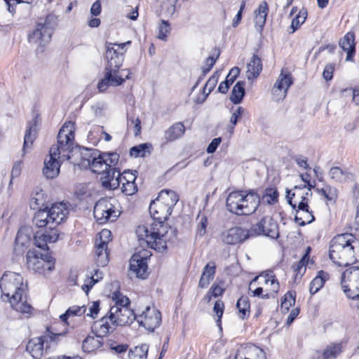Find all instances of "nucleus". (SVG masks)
I'll return each instance as SVG.
<instances>
[{"label": "nucleus", "mask_w": 359, "mask_h": 359, "mask_svg": "<svg viewBox=\"0 0 359 359\" xmlns=\"http://www.w3.org/2000/svg\"><path fill=\"white\" fill-rule=\"evenodd\" d=\"M178 196L173 191L163 190L149 205V212L154 220L149 226H138L136 234L140 242L148 247L162 252L167 248L168 233L170 228L164 224L171 215L178 201Z\"/></svg>", "instance_id": "nucleus-1"}, {"label": "nucleus", "mask_w": 359, "mask_h": 359, "mask_svg": "<svg viewBox=\"0 0 359 359\" xmlns=\"http://www.w3.org/2000/svg\"><path fill=\"white\" fill-rule=\"evenodd\" d=\"M74 123L66 122L57 135V144L50 148L48 159L44 161L43 174L47 179H53L60 173V162L70 159L69 153L75 143Z\"/></svg>", "instance_id": "nucleus-2"}, {"label": "nucleus", "mask_w": 359, "mask_h": 359, "mask_svg": "<svg viewBox=\"0 0 359 359\" xmlns=\"http://www.w3.org/2000/svg\"><path fill=\"white\" fill-rule=\"evenodd\" d=\"M0 288L3 300H6V298L14 310L25 318H29L32 315L34 308L26 299L23 300L26 297L24 296L25 286L20 274L11 271L5 272L0 280Z\"/></svg>", "instance_id": "nucleus-3"}, {"label": "nucleus", "mask_w": 359, "mask_h": 359, "mask_svg": "<svg viewBox=\"0 0 359 359\" xmlns=\"http://www.w3.org/2000/svg\"><path fill=\"white\" fill-rule=\"evenodd\" d=\"M329 256L339 266H347L359 261V240L352 233L334 236L330 243Z\"/></svg>", "instance_id": "nucleus-4"}, {"label": "nucleus", "mask_w": 359, "mask_h": 359, "mask_svg": "<svg viewBox=\"0 0 359 359\" xmlns=\"http://www.w3.org/2000/svg\"><path fill=\"white\" fill-rule=\"evenodd\" d=\"M259 203V196L253 190L232 191L226 200L227 210L238 215L254 213Z\"/></svg>", "instance_id": "nucleus-5"}, {"label": "nucleus", "mask_w": 359, "mask_h": 359, "mask_svg": "<svg viewBox=\"0 0 359 359\" xmlns=\"http://www.w3.org/2000/svg\"><path fill=\"white\" fill-rule=\"evenodd\" d=\"M69 209L64 202L53 203L50 207L46 206L35 212L33 222L39 228L49 226L50 230H57L55 227L67 218Z\"/></svg>", "instance_id": "nucleus-6"}, {"label": "nucleus", "mask_w": 359, "mask_h": 359, "mask_svg": "<svg viewBox=\"0 0 359 359\" xmlns=\"http://www.w3.org/2000/svg\"><path fill=\"white\" fill-rule=\"evenodd\" d=\"M119 157V154L116 152L100 153L99 151H95L83 155L80 165L85 168H89L95 173L102 175L109 168L116 166Z\"/></svg>", "instance_id": "nucleus-7"}, {"label": "nucleus", "mask_w": 359, "mask_h": 359, "mask_svg": "<svg viewBox=\"0 0 359 359\" xmlns=\"http://www.w3.org/2000/svg\"><path fill=\"white\" fill-rule=\"evenodd\" d=\"M57 25V18L54 14H48L43 23H38L36 29L28 36L29 42L36 46L38 50L43 48L51 39L53 31Z\"/></svg>", "instance_id": "nucleus-8"}, {"label": "nucleus", "mask_w": 359, "mask_h": 359, "mask_svg": "<svg viewBox=\"0 0 359 359\" xmlns=\"http://www.w3.org/2000/svg\"><path fill=\"white\" fill-rule=\"evenodd\" d=\"M26 259L29 270L43 276L49 275L55 269V260L48 253L43 255L35 250H29Z\"/></svg>", "instance_id": "nucleus-9"}, {"label": "nucleus", "mask_w": 359, "mask_h": 359, "mask_svg": "<svg viewBox=\"0 0 359 359\" xmlns=\"http://www.w3.org/2000/svg\"><path fill=\"white\" fill-rule=\"evenodd\" d=\"M112 199L103 198L95 205L93 215L99 224L114 222L120 215V211L112 203Z\"/></svg>", "instance_id": "nucleus-10"}, {"label": "nucleus", "mask_w": 359, "mask_h": 359, "mask_svg": "<svg viewBox=\"0 0 359 359\" xmlns=\"http://www.w3.org/2000/svg\"><path fill=\"white\" fill-rule=\"evenodd\" d=\"M111 233L102 229L97 236L95 242V259L98 266H104L109 262L108 243L111 241Z\"/></svg>", "instance_id": "nucleus-11"}, {"label": "nucleus", "mask_w": 359, "mask_h": 359, "mask_svg": "<svg viewBox=\"0 0 359 359\" xmlns=\"http://www.w3.org/2000/svg\"><path fill=\"white\" fill-rule=\"evenodd\" d=\"M342 287L348 298H359V267L352 266L343 273Z\"/></svg>", "instance_id": "nucleus-12"}, {"label": "nucleus", "mask_w": 359, "mask_h": 359, "mask_svg": "<svg viewBox=\"0 0 359 359\" xmlns=\"http://www.w3.org/2000/svg\"><path fill=\"white\" fill-rule=\"evenodd\" d=\"M251 236L263 234L271 238L279 236L278 225L271 217H264L249 230Z\"/></svg>", "instance_id": "nucleus-13"}, {"label": "nucleus", "mask_w": 359, "mask_h": 359, "mask_svg": "<svg viewBox=\"0 0 359 359\" xmlns=\"http://www.w3.org/2000/svg\"><path fill=\"white\" fill-rule=\"evenodd\" d=\"M130 41L122 43H107L106 57L107 65L105 69H119L123 62V53L118 52V49H123L126 45L130 44Z\"/></svg>", "instance_id": "nucleus-14"}, {"label": "nucleus", "mask_w": 359, "mask_h": 359, "mask_svg": "<svg viewBox=\"0 0 359 359\" xmlns=\"http://www.w3.org/2000/svg\"><path fill=\"white\" fill-rule=\"evenodd\" d=\"M136 320L146 330L153 332L161 323V314L156 308L147 306L140 315L137 316Z\"/></svg>", "instance_id": "nucleus-15"}, {"label": "nucleus", "mask_w": 359, "mask_h": 359, "mask_svg": "<svg viewBox=\"0 0 359 359\" xmlns=\"http://www.w3.org/2000/svg\"><path fill=\"white\" fill-rule=\"evenodd\" d=\"M110 320H113L117 326H123L133 323L137 316L129 307H118L111 306L109 311Z\"/></svg>", "instance_id": "nucleus-16"}, {"label": "nucleus", "mask_w": 359, "mask_h": 359, "mask_svg": "<svg viewBox=\"0 0 359 359\" xmlns=\"http://www.w3.org/2000/svg\"><path fill=\"white\" fill-rule=\"evenodd\" d=\"M61 335L62 334H51L50 336L33 338L29 341L26 349L34 358L41 359L48 348L46 346L44 349V344L48 343V339H50V341H55L56 337Z\"/></svg>", "instance_id": "nucleus-17"}, {"label": "nucleus", "mask_w": 359, "mask_h": 359, "mask_svg": "<svg viewBox=\"0 0 359 359\" xmlns=\"http://www.w3.org/2000/svg\"><path fill=\"white\" fill-rule=\"evenodd\" d=\"M292 84V79L291 74L282 70L271 90L274 99L276 101L284 99Z\"/></svg>", "instance_id": "nucleus-18"}, {"label": "nucleus", "mask_w": 359, "mask_h": 359, "mask_svg": "<svg viewBox=\"0 0 359 359\" xmlns=\"http://www.w3.org/2000/svg\"><path fill=\"white\" fill-rule=\"evenodd\" d=\"M250 231L241 227H233L223 231L221 240L226 245H236L250 237Z\"/></svg>", "instance_id": "nucleus-19"}, {"label": "nucleus", "mask_w": 359, "mask_h": 359, "mask_svg": "<svg viewBox=\"0 0 359 359\" xmlns=\"http://www.w3.org/2000/svg\"><path fill=\"white\" fill-rule=\"evenodd\" d=\"M100 181L104 189H116L121 185L120 170L115 166L109 168L101 175Z\"/></svg>", "instance_id": "nucleus-20"}, {"label": "nucleus", "mask_w": 359, "mask_h": 359, "mask_svg": "<svg viewBox=\"0 0 359 359\" xmlns=\"http://www.w3.org/2000/svg\"><path fill=\"white\" fill-rule=\"evenodd\" d=\"M147 257V255L142 257L140 253H135L130 259V271L134 273L137 278L142 279H145L148 276Z\"/></svg>", "instance_id": "nucleus-21"}, {"label": "nucleus", "mask_w": 359, "mask_h": 359, "mask_svg": "<svg viewBox=\"0 0 359 359\" xmlns=\"http://www.w3.org/2000/svg\"><path fill=\"white\" fill-rule=\"evenodd\" d=\"M235 359H266V354L259 347L248 344L238 351Z\"/></svg>", "instance_id": "nucleus-22"}, {"label": "nucleus", "mask_w": 359, "mask_h": 359, "mask_svg": "<svg viewBox=\"0 0 359 359\" xmlns=\"http://www.w3.org/2000/svg\"><path fill=\"white\" fill-rule=\"evenodd\" d=\"M298 210L294 217V221L299 226H305L314 221L315 217L311 211L309 210V205L306 202H298Z\"/></svg>", "instance_id": "nucleus-23"}, {"label": "nucleus", "mask_w": 359, "mask_h": 359, "mask_svg": "<svg viewBox=\"0 0 359 359\" xmlns=\"http://www.w3.org/2000/svg\"><path fill=\"white\" fill-rule=\"evenodd\" d=\"M59 238L57 230H50L46 233H36L34 237V244L41 249L48 250V243H55Z\"/></svg>", "instance_id": "nucleus-24"}, {"label": "nucleus", "mask_w": 359, "mask_h": 359, "mask_svg": "<svg viewBox=\"0 0 359 359\" xmlns=\"http://www.w3.org/2000/svg\"><path fill=\"white\" fill-rule=\"evenodd\" d=\"M117 326L113 320H110L109 312L100 320L94 323V329L102 337L112 332Z\"/></svg>", "instance_id": "nucleus-25"}, {"label": "nucleus", "mask_w": 359, "mask_h": 359, "mask_svg": "<svg viewBox=\"0 0 359 359\" xmlns=\"http://www.w3.org/2000/svg\"><path fill=\"white\" fill-rule=\"evenodd\" d=\"M339 46L346 52V60L351 61L355 52V35L352 32H348L339 41Z\"/></svg>", "instance_id": "nucleus-26"}, {"label": "nucleus", "mask_w": 359, "mask_h": 359, "mask_svg": "<svg viewBox=\"0 0 359 359\" xmlns=\"http://www.w3.org/2000/svg\"><path fill=\"white\" fill-rule=\"evenodd\" d=\"M185 132V127L182 122L172 124L164 132V142L168 143L178 140L183 136Z\"/></svg>", "instance_id": "nucleus-27"}, {"label": "nucleus", "mask_w": 359, "mask_h": 359, "mask_svg": "<svg viewBox=\"0 0 359 359\" xmlns=\"http://www.w3.org/2000/svg\"><path fill=\"white\" fill-rule=\"evenodd\" d=\"M262 70L261 58L254 54L247 64L246 76L248 80H253L258 77Z\"/></svg>", "instance_id": "nucleus-28"}, {"label": "nucleus", "mask_w": 359, "mask_h": 359, "mask_svg": "<svg viewBox=\"0 0 359 359\" xmlns=\"http://www.w3.org/2000/svg\"><path fill=\"white\" fill-rule=\"evenodd\" d=\"M128 72L127 69H121L114 68V69H105V74H108L109 72V83L111 86H118L121 85L126 79H129L130 72H128L127 74H125L124 72Z\"/></svg>", "instance_id": "nucleus-29"}, {"label": "nucleus", "mask_w": 359, "mask_h": 359, "mask_svg": "<svg viewBox=\"0 0 359 359\" xmlns=\"http://www.w3.org/2000/svg\"><path fill=\"white\" fill-rule=\"evenodd\" d=\"M216 272V264L215 262H211L208 263L202 272L198 286L201 288L206 287L209 283L210 281L212 280L214 278L215 274Z\"/></svg>", "instance_id": "nucleus-30"}, {"label": "nucleus", "mask_w": 359, "mask_h": 359, "mask_svg": "<svg viewBox=\"0 0 359 359\" xmlns=\"http://www.w3.org/2000/svg\"><path fill=\"white\" fill-rule=\"evenodd\" d=\"M102 344V337L99 334L95 336L88 335L83 341L82 348L84 352L91 353L100 348Z\"/></svg>", "instance_id": "nucleus-31"}, {"label": "nucleus", "mask_w": 359, "mask_h": 359, "mask_svg": "<svg viewBox=\"0 0 359 359\" xmlns=\"http://www.w3.org/2000/svg\"><path fill=\"white\" fill-rule=\"evenodd\" d=\"M330 278L328 273L324 271H319L318 275L310 283L309 292L311 294L317 293L324 285L326 280Z\"/></svg>", "instance_id": "nucleus-32"}, {"label": "nucleus", "mask_w": 359, "mask_h": 359, "mask_svg": "<svg viewBox=\"0 0 359 359\" xmlns=\"http://www.w3.org/2000/svg\"><path fill=\"white\" fill-rule=\"evenodd\" d=\"M268 5L266 1H263L255 11V23L256 27H259L262 30L265 25L266 16L268 15Z\"/></svg>", "instance_id": "nucleus-33"}, {"label": "nucleus", "mask_w": 359, "mask_h": 359, "mask_svg": "<svg viewBox=\"0 0 359 359\" xmlns=\"http://www.w3.org/2000/svg\"><path fill=\"white\" fill-rule=\"evenodd\" d=\"M240 69L238 67H233L226 77L225 81L220 83L218 87V91L222 94H226L228 92L230 85H231L237 76L239 75Z\"/></svg>", "instance_id": "nucleus-34"}, {"label": "nucleus", "mask_w": 359, "mask_h": 359, "mask_svg": "<svg viewBox=\"0 0 359 359\" xmlns=\"http://www.w3.org/2000/svg\"><path fill=\"white\" fill-rule=\"evenodd\" d=\"M264 281L267 286H270V289L267 290L268 292L263 296L262 298L268 299L270 297H274L275 294L279 290V283L277 279L273 275L266 274L264 276Z\"/></svg>", "instance_id": "nucleus-35"}, {"label": "nucleus", "mask_w": 359, "mask_h": 359, "mask_svg": "<svg viewBox=\"0 0 359 359\" xmlns=\"http://www.w3.org/2000/svg\"><path fill=\"white\" fill-rule=\"evenodd\" d=\"M46 196L44 191L39 187H36L31 195L30 207L36 209L44 205Z\"/></svg>", "instance_id": "nucleus-36"}, {"label": "nucleus", "mask_w": 359, "mask_h": 359, "mask_svg": "<svg viewBox=\"0 0 359 359\" xmlns=\"http://www.w3.org/2000/svg\"><path fill=\"white\" fill-rule=\"evenodd\" d=\"M245 81H238L233 86L230 100L234 104H238L242 102L245 93Z\"/></svg>", "instance_id": "nucleus-37"}, {"label": "nucleus", "mask_w": 359, "mask_h": 359, "mask_svg": "<svg viewBox=\"0 0 359 359\" xmlns=\"http://www.w3.org/2000/svg\"><path fill=\"white\" fill-rule=\"evenodd\" d=\"M317 192L323 196L327 201L334 203L338 198V190L330 185H325L322 189H317Z\"/></svg>", "instance_id": "nucleus-38"}, {"label": "nucleus", "mask_w": 359, "mask_h": 359, "mask_svg": "<svg viewBox=\"0 0 359 359\" xmlns=\"http://www.w3.org/2000/svg\"><path fill=\"white\" fill-rule=\"evenodd\" d=\"M305 188L306 185L294 186L293 190L286 191V197L287 198L288 203L294 210H296L298 205L299 196L300 195L299 194V191L305 189Z\"/></svg>", "instance_id": "nucleus-39"}, {"label": "nucleus", "mask_w": 359, "mask_h": 359, "mask_svg": "<svg viewBox=\"0 0 359 359\" xmlns=\"http://www.w3.org/2000/svg\"><path fill=\"white\" fill-rule=\"evenodd\" d=\"M35 138H36L35 124H33L32 123H29L27 126V130H26L25 138H24V144H23V148H22L23 153L25 152L26 148L30 147V146L34 142ZM24 154H23V155Z\"/></svg>", "instance_id": "nucleus-40"}, {"label": "nucleus", "mask_w": 359, "mask_h": 359, "mask_svg": "<svg viewBox=\"0 0 359 359\" xmlns=\"http://www.w3.org/2000/svg\"><path fill=\"white\" fill-rule=\"evenodd\" d=\"M236 307L238 308L240 318L244 319L249 316L250 305L248 297H241L239 298L237 301Z\"/></svg>", "instance_id": "nucleus-41"}, {"label": "nucleus", "mask_w": 359, "mask_h": 359, "mask_svg": "<svg viewBox=\"0 0 359 359\" xmlns=\"http://www.w3.org/2000/svg\"><path fill=\"white\" fill-rule=\"evenodd\" d=\"M148 353V346L146 344H142L130 349L128 353L130 359H147Z\"/></svg>", "instance_id": "nucleus-42"}, {"label": "nucleus", "mask_w": 359, "mask_h": 359, "mask_svg": "<svg viewBox=\"0 0 359 359\" xmlns=\"http://www.w3.org/2000/svg\"><path fill=\"white\" fill-rule=\"evenodd\" d=\"M278 192L276 188L269 187L264 190L262 200L264 203L272 205L278 202Z\"/></svg>", "instance_id": "nucleus-43"}, {"label": "nucleus", "mask_w": 359, "mask_h": 359, "mask_svg": "<svg viewBox=\"0 0 359 359\" xmlns=\"http://www.w3.org/2000/svg\"><path fill=\"white\" fill-rule=\"evenodd\" d=\"M296 293L293 291L287 292L284 297L283 301L281 302L280 310L282 313H286L289 309L295 304Z\"/></svg>", "instance_id": "nucleus-44"}, {"label": "nucleus", "mask_w": 359, "mask_h": 359, "mask_svg": "<svg viewBox=\"0 0 359 359\" xmlns=\"http://www.w3.org/2000/svg\"><path fill=\"white\" fill-rule=\"evenodd\" d=\"M86 312V307L84 306H72L69 307L67 311L60 316V319L67 323V318L70 316H81Z\"/></svg>", "instance_id": "nucleus-45"}, {"label": "nucleus", "mask_w": 359, "mask_h": 359, "mask_svg": "<svg viewBox=\"0 0 359 359\" xmlns=\"http://www.w3.org/2000/svg\"><path fill=\"white\" fill-rule=\"evenodd\" d=\"M329 175L333 180L343 182L346 180L348 173L339 167H332L329 171Z\"/></svg>", "instance_id": "nucleus-46"}, {"label": "nucleus", "mask_w": 359, "mask_h": 359, "mask_svg": "<svg viewBox=\"0 0 359 359\" xmlns=\"http://www.w3.org/2000/svg\"><path fill=\"white\" fill-rule=\"evenodd\" d=\"M341 344H335L327 346L323 353V359H334L341 352Z\"/></svg>", "instance_id": "nucleus-47"}, {"label": "nucleus", "mask_w": 359, "mask_h": 359, "mask_svg": "<svg viewBox=\"0 0 359 359\" xmlns=\"http://www.w3.org/2000/svg\"><path fill=\"white\" fill-rule=\"evenodd\" d=\"M102 278V272L99 269L95 270V273L85 280V284L82 286V289L88 293L93 286Z\"/></svg>", "instance_id": "nucleus-48"}, {"label": "nucleus", "mask_w": 359, "mask_h": 359, "mask_svg": "<svg viewBox=\"0 0 359 359\" xmlns=\"http://www.w3.org/2000/svg\"><path fill=\"white\" fill-rule=\"evenodd\" d=\"M310 250V248H308L307 252ZM308 253H306L302 258L298 262V263L293 266L294 271L296 272L295 279L299 278L302 276L306 271V264L308 262Z\"/></svg>", "instance_id": "nucleus-49"}, {"label": "nucleus", "mask_w": 359, "mask_h": 359, "mask_svg": "<svg viewBox=\"0 0 359 359\" xmlns=\"http://www.w3.org/2000/svg\"><path fill=\"white\" fill-rule=\"evenodd\" d=\"M214 52L215 53L212 55L209 56L205 60V65L202 69V72L204 75L210 71L219 57L220 51L218 48H215Z\"/></svg>", "instance_id": "nucleus-50"}, {"label": "nucleus", "mask_w": 359, "mask_h": 359, "mask_svg": "<svg viewBox=\"0 0 359 359\" xmlns=\"http://www.w3.org/2000/svg\"><path fill=\"white\" fill-rule=\"evenodd\" d=\"M198 222L196 228V235L201 237L206 233V229L208 226V219L204 215H201L197 217Z\"/></svg>", "instance_id": "nucleus-51"}, {"label": "nucleus", "mask_w": 359, "mask_h": 359, "mask_svg": "<svg viewBox=\"0 0 359 359\" xmlns=\"http://www.w3.org/2000/svg\"><path fill=\"white\" fill-rule=\"evenodd\" d=\"M307 11L305 9L299 11L298 15L292 20L291 23L292 32L296 31L300 25L303 24L306 19Z\"/></svg>", "instance_id": "nucleus-52"}, {"label": "nucleus", "mask_w": 359, "mask_h": 359, "mask_svg": "<svg viewBox=\"0 0 359 359\" xmlns=\"http://www.w3.org/2000/svg\"><path fill=\"white\" fill-rule=\"evenodd\" d=\"M112 300L115 302L114 306H118V307H128L130 304L129 299L123 295L119 292H114L112 294Z\"/></svg>", "instance_id": "nucleus-53"}, {"label": "nucleus", "mask_w": 359, "mask_h": 359, "mask_svg": "<svg viewBox=\"0 0 359 359\" xmlns=\"http://www.w3.org/2000/svg\"><path fill=\"white\" fill-rule=\"evenodd\" d=\"M151 147L149 144H140L137 146L133 147L130 150V154L133 157H144L146 154V149Z\"/></svg>", "instance_id": "nucleus-54"}, {"label": "nucleus", "mask_w": 359, "mask_h": 359, "mask_svg": "<svg viewBox=\"0 0 359 359\" xmlns=\"http://www.w3.org/2000/svg\"><path fill=\"white\" fill-rule=\"evenodd\" d=\"M170 24L168 21L162 20L158 27V38L163 41H166L168 35L170 32Z\"/></svg>", "instance_id": "nucleus-55"}, {"label": "nucleus", "mask_w": 359, "mask_h": 359, "mask_svg": "<svg viewBox=\"0 0 359 359\" xmlns=\"http://www.w3.org/2000/svg\"><path fill=\"white\" fill-rule=\"evenodd\" d=\"M15 241L16 243L29 247L30 244V237L27 233L25 232L24 229H20L17 233Z\"/></svg>", "instance_id": "nucleus-56"}, {"label": "nucleus", "mask_w": 359, "mask_h": 359, "mask_svg": "<svg viewBox=\"0 0 359 359\" xmlns=\"http://www.w3.org/2000/svg\"><path fill=\"white\" fill-rule=\"evenodd\" d=\"M121 189L122 192L128 196H132L137 191V187L135 182H123Z\"/></svg>", "instance_id": "nucleus-57"}, {"label": "nucleus", "mask_w": 359, "mask_h": 359, "mask_svg": "<svg viewBox=\"0 0 359 359\" xmlns=\"http://www.w3.org/2000/svg\"><path fill=\"white\" fill-rule=\"evenodd\" d=\"M218 81V75H216V74H213L206 82L204 88H203V93H205L206 91V96H208V94H210L215 87L216 86V84Z\"/></svg>", "instance_id": "nucleus-58"}, {"label": "nucleus", "mask_w": 359, "mask_h": 359, "mask_svg": "<svg viewBox=\"0 0 359 359\" xmlns=\"http://www.w3.org/2000/svg\"><path fill=\"white\" fill-rule=\"evenodd\" d=\"M224 307V303L219 300L217 301L215 303V305L213 307V311L215 313V314L217 316V323L219 327H221V318L223 315Z\"/></svg>", "instance_id": "nucleus-59"}, {"label": "nucleus", "mask_w": 359, "mask_h": 359, "mask_svg": "<svg viewBox=\"0 0 359 359\" xmlns=\"http://www.w3.org/2000/svg\"><path fill=\"white\" fill-rule=\"evenodd\" d=\"M110 72L108 74H105L104 79H102L97 84V88L100 92H104L105 91L109 86L110 85L109 83V77H110Z\"/></svg>", "instance_id": "nucleus-60"}, {"label": "nucleus", "mask_w": 359, "mask_h": 359, "mask_svg": "<svg viewBox=\"0 0 359 359\" xmlns=\"http://www.w3.org/2000/svg\"><path fill=\"white\" fill-rule=\"evenodd\" d=\"M243 113V109L242 107H238L231 114L230 118V123L232 124L231 129L236 125L239 116Z\"/></svg>", "instance_id": "nucleus-61"}, {"label": "nucleus", "mask_w": 359, "mask_h": 359, "mask_svg": "<svg viewBox=\"0 0 359 359\" xmlns=\"http://www.w3.org/2000/svg\"><path fill=\"white\" fill-rule=\"evenodd\" d=\"M334 69V65L333 64H328L325 66L323 76L326 81H330L332 79Z\"/></svg>", "instance_id": "nucleus-62"}, {"label": "nucleus", "mask_w": 359, "mask_h": 359, "mask_svg": "<svg viewBox=\"0 0 359 359\" xmlns=\"http://www.w3.org/2000/svg\"><path fill=\"white\" fill-rule=\"evenodd\" d=\"M221 142H222L221 137L214 138L211 141V142L209 144V145L208 146L207 149H206L207 152L208 154L214 153L216 151L218 146L219 145V144L221 143Z\"/></svg>", "instance_id": "nucleus-63"}, {"label": "nucleus", "mask_w": 359, "mask_h": 359, "mask_svg": "<svg viewBox=\"0 0 359 359\" xmlns=\"http://www.w3.org/2000/svg\"><path fill=\"white\" fill-rule=\"evenodd\" d=\"M88 191V187L86 184H80L76 187L75 194L79 198L84 196Z\"/></svg>", "instance_id": "nucleus-64"}]
</instances>
